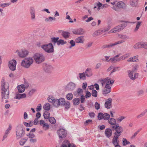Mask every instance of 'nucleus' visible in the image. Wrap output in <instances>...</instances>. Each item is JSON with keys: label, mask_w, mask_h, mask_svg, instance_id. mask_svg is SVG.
<instances>
[{"label": "nucleus", "mask_w": 147, "mask_h": 147, "mask_svg": "<svg viewBox=\"0 0 147 147\" xmlns=\"http://www.w3.org/2000/svg\"><path fill=\"white\" fill-rule=\"evenodd\" d=\"M134 48L136 49L144 48L147 49V42H138L134 45Z\"/></svg>", "instance_id": "obj_9"}, {"label": "nucleus", "mask_w": 147, "mask_h": 147, "mask_svg": "<svg viewBox=\"0 0 147 147\" xmlns=\"http://www.w3.org/2000/svg\"><path fill=\"white\" fill-rule=\"evenodd\" d=\"M119 37L121 39H122V40H127L129 39V36H127L123 34H119Z\"/></svg>", "instance_id": "obj_35"}, {"label": "nucleus", "mask_w": 147, "mask_h": 147, "mask_svg": "<svg viewBox=\"0 0 147 147\" xmlns=\"http://www.w3.org/2000/svg\"><path fill=\"white\" fill-rule=\"evenodd\" d=\"M144 91L142 89H140L137 92V94L138 96H141L144 94Z\"/></svg>", "instance_id": "obj_53"}, {"label": "nucleus", "mask_w": 147, "mask_h": 147, "mask_svg": "<svg viewBox=\"0 0 147 147\" xmlns=\"http://www.w3.org/2000/svg\"><path fill=\"white\" fill-rule=\"evenodd\" d=\"M127 24V23L126 22H124L112 29L109 32H108V33H114L119 32L124 28Z\"/></svg>", "instance_id": "obj_4"}, {"label": "nucleus", "mask_w": 147, "mask_h": 147, "mask_svg": "<svg viewBox=\"0 0 147 147\" xmlns=\"http://www.w3.org/2000/svg\"><path fill=\"white\" fill-rule=\"evenodd\" d=\"M41 47L45 52L48 53H52L54 51L53 46L51 43L43 45H41Z\"/></svg>", "instance_id": "obj_6"}, {"label": "nucleus", "mask_w": 147, "mask_h": 147, "mask_svg": "<svg viewBox=\"0 0 147 147\" xmlns=\"http://www.w3.org/2000/svg\"><path fill=\"white\" fill-rule=\"evenodd\" d=\"M111 91V90L104 88L103 90V94H107L109 93Z\"/></svg>", "instance_id": "obj_49"}, {"label": "nucleus", "mask_w": 147, "mask_h": 147, "mask_svg": "<svg viewBox=\"0 0 147 147\" xmlns=\"http://www.w3.org/2000/svg\"><path fill=\"white\" fill-rule=\"evenodd\" d=\"M23 123L25 126L26 127H31L32 125V124L31 123V122L29 123H27L25 122H24Z\"/></svg>", "instance_id": "obj_61"}, {"label": "nucleus", "mask_w": 147, "mask_h": 147, "mask_svg": "<svg viewBox=\"0 0 147 147\" xmlns=\"http://www.w3.org/2000/svg\"><path fill=\"white\" fill-rule=\"evenodd\" d=\"M76 88V84L75 83L71 82L68 83L66 86L65 89L68 91H73Z\"/></svg>", "instance_id": "obj_13"}, {"label": "nucleus", "mask_w": 147, "mask_h": 147, "mask_svg": "<svg viewBox=\"0 0 147 147\" xmlns=\"http://www.w3.org/2000/svg\"><path fill=\"white\" fill-rule=\"evenodd\" d=\"M67 42L66 41L62 39H60L59 40L58 42L57 43V45L59 46L60 45H63L65 44Z\"/></svg>", "instance_id": "obj_43"}, {"label": "nucleus", "mask_w": 147, "mask_h": 147, "mask_svg": "<svg viewBox=\"0 0 147 147\" xmlns=\"http://www.w3.org/2000/svg\"><path fill=\"white\" fill-rule=\"evenodd\" d=\"M129 56V54H126L125 55L121 56L119 58H118L119 59V61L120 60H123L127 57Z\"/></svg>", "instance_id": "obj_39"}, {"label": "nucleus", "mask_w": 147, "mask_h": 147, "mask_svg": "<svg viewBox=\"0 0 147 147\" xmlns=\"http://www.w3.org/2000/svg\"><path fill=\"white\" fill-rule=\"evenodd\" d=\"M27 136L30 139L33 138L35 136L34 134L30 132L28 134H27Z\"/></svg>", "instance_id": "obj_58"}, {"label": "nucleus", "mask_w": 147, "mask_h": 147, "mask_svg": "<svg viewBox=\"0 0 147 147\" xmlns=\"http://www.w3.org/2000/svg\"><path fill=\"white\" fill-rule=\"evenodd\" d=\"M16 61L15 59L12 60L9 62V67L12 71H14L16 69Z\"/></svg>", "instance_id": "obj_11"}, {"label": "nucleus", "mask_w": 147, "mask_h": 147, "mask_svg": "<svg viewBox=\"0 0 147 147\" xmlns=\"http://www.w3.org/2000/svg\"><path fill=\"white\" fill-rule=\"evenodd\" d=\"M138 0H130V5L132 7H136L138 4Z\"/></svg>", "instance_id": "obj_31"}, {"label": "nucleus", "mask_w": 147, "mask_h": 147, "mask_svg": "<svg viewBox=\"0 0 147 147\" xmlns=\"http://www.w3.org/2000/svg\"><path fill=\"white\" fill-rule=\"evenodd\" d=\"M141 23V22H138L137 24V25H136V28L135 29V31H136L138 30V29L139 28L140 26V25Z\"/></svg>", "instance_id": "obj_60"}, {"label": "nucleus", "mask_w": 147, "mask_h": 147, "mask_svg": "<svg viewBox=\"0 0 147 147\" xmlns=\"http://www.w3.org/2000/svg\"><path fill=\"white\" fill-rule=\"evenodd\" d=\"M70 146L69 141L67 140H65L62 143L61 146L60 147H68Z\"/></svg>", "instance_id": "obj_33"}, {"label": "nucleus", "mask_w": 147, "mask_h": 147, "mask_svg": "<svg viewBox=\"0 0 147 147\" xmlns=\"http://www.w3.org/2000/svg\"><path fill=\"white\" fill-rule=\"evenodd\" d=\"M27 140V139L25 138L21 139L19 142L21 146L23 145L26 142Z\"/></svg>", "instance_id": "obj_48"}, {"label": "nucleus", "mask_w": 147, "mask_h": 147, "mask_svg": "<svg viewBox=\"0 0 147 147\" xmlns=\"http://www.w3.org/2000/svg\"><path fill=\"white\" fill-rule=\"evenodd\" d=\"M30 13L31 20L32 21L35 20L36 19V11L35 8L33 7H30Z\"/></svg>", "instance_id": "obj_12"}, {"label": "nucleus", "mask_w": 147, "mask_h": 147, "mask_svg": "<svg viewBox=\"0 0 147 147\" xmlns=\"http://www.w3.org/2000/svg\"><path fill=\"white\" fill-rule=\"evenodd\" d=\"M43 67L44 71L47 73L51 72L53 69V67L51 65L47 64H44Z\"/></svg>", "instance_id": "obj_15"}, {"label": "nucleus", "mask_w": 147, "mask_h": 147, "mask_svg": "<svg viewBox=\"0 0 147 147\" xmlns=\"http://www.w3.org/2000/svg\"><path fill=\"white\" fill-rule=\"evenodd\" d=\"M105 136L108 138H110L112 135V130L110 128L106 129L105 131Z\"/></svg>", "instance_id": "obj_20"}, {"label": "nucleus", "mask_w": 147, "mask_h": 147, "mask_svg": "<svg viewBox=\"0 0 147 147\" xmlns=\"http://www.w3.org/2000/svg\"><path fill=\"white\" fill-rule=\"evenodd\" d=\"M117 6L119 8L125 9L126 8L127 5L123 1H119L117 2Z\"/></svg>", "instance_id": "obj_19"}, {"label": "nucleus", "mask_w": 147, "mask_h": 147, "mask_svg": "<svg viewBox=\"0 0 147 147\" xmlns=\"http://www.w3.org/2000/svg\"><path fill=\"white\" fill-rule=\"evenodd\" d=\"M96 6L98 7L97 10L99 11L100 9H102V3L99 1H98L96 3Z\"/></svg>", "instance_id": "obj_40"}, {"label": "nucleus", "mask_w": 147, "mask_h": 147, "mask_svg": "<svg viewBox=\"0 0 147 147\" xmlns=\"http://www.w3.org/2000/svg\"><path fill=\"white\" fill-rule=\"evenodd\" d=\"M112 99L111 98L107 99L105 104V108L107 109H110L111 108Z\"/></svg>", "instance_id": "obj_17"}, {"label": "nucleus", "mask_w": 147, "mask_h": 147, "mask_svg": "<svg viewBox=\"0 0 147 147\" xmlns=\"http://www.w3.org/2000/svg\"><path fill=\"white\" fill-rule=\"evenodd\" d=\"M110 28V26H108L107 27L102 28L100 29L99 31L100 32L101 34L108 31Z\"/></svg>", "instance_id": "obj_29"}, {"label": "nucleus", "mask_w": 147, "mask_h": 147, "mask_svg": "<svg viewBox=\"0 0 147 147\" xmlns=\"http://www.w3.org/2000/svg\"><path fill=\"white\" fill-rule=\"evenodd\" d=\"M52 104L55 107L58 108L59 107V100L57 99H54V100Z\"/></svg>", "instance_id": "obj_27"}, {"label": "nucleus", "mask_w": 147, "mask_h": 147, "mask_svg": "<svg viewBox=\"0 0 147 147\" xmlns=\"http://www.w3.org/2000/svg\"><path fill=\"white\" fill-rule=\"evenodd\" d=\"M71 45L69 47V48H71L72 47L74 46L75 45V42L73 40H71L69 42Z\"/></svg>", "instance_id": "obj_57"}, {"label": "nucleus", "mask_w": 147, "mask_h": 147, "mask_svg": "<svg viewBox=\"0 0 147 147\" xmlns=\"http://www.w3.org/2000/svg\"><path fill=\"white\" fill-rule=\"evenodd\" d=\"M110 117V115L107 113L103 114L102 113H99L98 115V119L99 120H101L102 119L105 120H108Z\"/></svg>", "instance_id": "obj_8"}, {"label": "nucleus", "mask_w": 147, "mask_h": 147, "mask_svg": "<svg viewBox=\"0 0 147 147\" xmlns=\"http://www.w3.org/2000/svg\"><path fill=\"white\" fill-rule=\"evenodd\" d=\"M83 91V90L82 89L79 88L77 89L76 91L74 92V94L76 96H77L80 94Z\"/></svg>", "instance_id": "obj_34"}, {"label": "nucleus", "mask_w": 147, "mask_h": 147, "mask_svg": "<svg viewBox=\"0 0 147 147\" xmlns=\"http://www.w3.org/2000/svg\"><path fill=\"white\" fill-rule=\"evenodd\" d=\"M66 97L67 100H71L73 98V95L71 93H69L67 94Z\"/></svg>", "instance_id": "obj_46"}, {"label": "nucleus", "mask_w": 147, "mask_h": 147, "mask_svg": "<svg viewBox=\"0 0 147 147\" xmlns=\"http://www.w3.org/2000/svg\"><path fill=\"white\" fill-rule=\"evenodd\" d=\"M91 94L92 96L95 97L97 96V92L95 90H92Z\"/></svg>", "instance_id": "obj_50"}, {"label": "nucleus", "mask_w": 147, "mask_h": 147, "mask_svg": "<svg viewBox=\"0 0 147 147\" xmlns=\"http://www.w3.org/2000/svg\"><path fill=\"white\" fill-rule=\"evenodd\" d=\"M1 84V101L3 102L4 99H7L9 97V88L8 86L6 85L5 80L3 78L2 79Z\"/></svg>", "instance_id": "obj_1"}, {"label": "nucleus", "mask_w": 147, "mask_h": 147, "mask_svg": "<svg viewBox=\"0 0 147 147\" xmlns=\"http://www.w3.org/2000/svg\"><path fill=\"white\" fill-rule=\"evenodd\" d=\"M18 89L19 93H22L25 90V86L24 85H19L18 86Z\"/></svg>", "instance_id": "obj_25"}, {"label": "nucleus", "mask_w": 147, "mask_h": 147, "mask_svg": "<svg viewBox=\"0 0 147 147\" xmlns=\"http://www.w3.org/2000/svg\"><path fill=\"white\" fill-rule=\"evenodd\" d=\"M49 122L52 124H54L56 122V120L55 118L53 117H50L49 119Z\"/></svg>", "instance_id": "obj_47"}, {"label": "nucleus", "mask_w": 147, "mask_h": 147, "mask_svg": "<svg viewBox=\"0 0 147 147\" xmlns=\"http://www.w3.org/2000/svg\"><path fill=\"white\" fill-rule=\"evenodd\" d=\"M33 59L32 57L25 58L22 61L21 65L25 68H28L33 63Z\"/></svg>", "instance_id": "obj_3"}, {"label": "nucleus", "mask_w": 147, "mask_h": 147, "mask_svg": "<svg viewBox=\"0 0 147 147\" xmlns=\"http://www.w3.org/2000/svg\"><path fill=\"white\" fill-rule=\"evenodd\" d=\"M58 100H59V106L61 105L63 106L65 101V98H60Z\"/></svg>", "instance_id": "obj_37"}, {"label": "nucleus", "mask_w": 147, "mask_h": 147, "mask_svg": "<svg viewBox=\"0 0 147 147\" xmlns=\"http://www.w3.org/2000/svg\"><path fill=\"white\" fill-rule=\"evenodd\" d=\"M42 106L40 104H38V105L37 107L36 108V111L37 112L40 111L41 109Z\"/></svg>", "instance_id": "obj_63"}, {"label": "nucleus", "mask_w": 147, "mask_h": 147, "mask_svg": "<svg viewBox=\"0 0 147 147\" xmlns=\"http://www.w3.org/2000/svg\"><path fill=\"white\" fill-rule=\"evenodd\" d=\"M33 58L37 63H40L45 60L44 56L42 54L38 53L35 54L33 56Z\"/></svg>", "instance_id": "obj_7"}, {"label": "nucleus", "mask_w": 147, "mask_h": 147, "mask_svg": "<svg viewBox=\"0 0 147 147\" xmlns=\"http://www.w3.org/2000/svg\"><path fill=\"white\" fill-rule=\"evenodd\" d=\"M10 4V3H4L3 4H1L0 5V6L2 7H5L8 6Z\"/></svg>", "instance_id": "obj_62"}, {"label": "nucleus", "mask_w": 147, "mask_h": 147, "mask_svg": "<svg viewBox=\"0 0 147 147\" xmlns=\"http://www.w3.org/2000/svg\"><path fill=\"white\" fill-rule=\"evenodd\" d=\"M128 73L129 76L130 78L133 80H134L138 77V73H136L134 76L133 72L130 70L128 71Z\"/></svg>", "instance_id": "obj_18"}, {"label": "nucleus", "mask_w": 147, "mask_h": 147, "mask_svg": "<svg viewBox=\"0 0 147 147\" xmlns=\"http://www.w3.org/2000/svg\"><path fill=\"white\" fill-rule=\"evenodd\" d=\"M55 18L54 17H49L48 18H46L45 20L46 22H48L49 20H50L51 21H53V20H55Z\"/></svg>", "instance_id": "obj_54"}, {"label": "nucleus", "mask_w": 147, "mask_h": 147, "mask_svg": "<svg viewBox=\"0 0 147 147\" xmlns=\"http://www.w3.org/2000/svg\"><path fill=\"white\" fill-rule=\"evenodd\" d=\"M120 68V67H113V69L111 71L110 74H112L113 73L116 71L119 70V69Z\"/></svg>", "instance_id": "obj_52"}, {"label": "nucleus", "mask_w": 147, "mask_h": 147, "mask_svg": "<svg viewBox=\"0 0 147 147\" xmlns=\"http://www.w3.org/2000/svg\"><path fill=\"white\" fill-rule=\"evenodd\" d=\"M108 122L110 124L113 126H115L117 124L115 119L112 118H109L108 120Z\"/></svg>", "instance_id": "obj_26"}, {"label": "nucleus", "mask_w": 147, "mask_h": 147, "mask_svg": "<svg viewBox=\"0 0 147 147\" xmlns=\"http://www.w3.org/2000/svg\"><path fill=\"white\" fill-rule=\"evenodd\" d=\"M110 61L112 63H116L117 61H119L118 58H115L114 57L110 58Z\"/></svg>", "instance_id": "obj_44"}, {"label": "nucleus", "mask_w": 147, "mask_h": 147, "mask_svg": "<svg viewBox=\"0 0 147 147\" xmlns=\"http://www.w3.org/2000/svg\"><path fill=\"white\" fill-rule=\"evenodd\" d=\"M57 134L59 138H62L65 137L67 135V131L64 129H60L57 131Z\"/></svg>", "instance_id": "obj_10"}, {"label": "nucleus", "mask_w": 147, "mask_h": 147, "mask_svg": "<svg viewBox=\"0 0 147 147\" xmlns=\"http://www.w3.org/2000/svg\"><path fill=\"white\" fill-rule=\"evenodd\" d=\"M119 137L115 136H114L113 139L112 140V142L113 144L114 145H116L117 144H119V141L118 140Z\"/></svg>", "instance_id": "obj_22"}, {"label": "nucleus", "mask_w": 147, "mask_h": 147, "mask_svg": "<svg viewBox=\"0 0 147 147\" xmlns=\"http://www.w3.org/2000/svg\"><path fill=\"white\" fill-rule=\"evenodd\" d=\"M16 132L17 140H19L23 137L25 134V130L23 125L21 124L18 125L16 127Z\"/></svg>", "instance_id": "obj_2"}, {"label": "nucleus", "mask_w": 147, "mask_h": 147, "mask_svg": "<svg viewBox=\"0 0 147 147\" xmlns=\"http://www.w3.org/2000/svg\"><path fill=\"white\" fill-rule=\"evenodd\" d=\"M61 35L65 39H67L70 36V33L67 31H63L62 32Z\"/></svg>", "instance_id": "obj_24"}, {"label": "nucleus", "mask_w": 147, "mask_h": 147, "mask_svg": "<svg viewBox=\"0 0 147 147\" xmlns=\"http://www.w3.org/2000/svg\"><path fill=\"white\" fill-rule=\"evenodd\" d=\"M138 55H136L133 57H132V59L134 61L133 62H137L138 61Z\"/></svg>", "instance_id": "obj_59"}, {"label": "nucleus", "mask_w": 147, "mask_h": 147, "mask_svg": "<svg viewBox=\"0 0 147 147\" xmlns=\"http://www.w3.org/2000/svg\"><path fill=\"white\" fill-rule=\"evenodd\" d=\"M78 75L80 79L83 80H86V74L84 72L82 73H80L78 74Z\"/></svg>", "instance_id": "obj_32"}, {"label": "nucleus", "mask_w": 147, "mask_h": 147, "mask_svg": "<svg viewBox=\"0 0 147 147\" xmlns=\"http://www.w3.org/2000/svg\"><path fill=\"white\" fill-rule=\"evenodd\" d=\"M84 72L86 76L88 77H90L92 75V69L91 68H88Z\"/></svg>", "instance_id": "obj_21"}, {"label": "nucleus", "mask_w": 147, "mask_h": 147, "mask_svg": "<svg viewBox=\"0 0 147 147\" xmlns=\"http://www.w3.org/2000/svg\"><path fill=\"white\" fill-rule=\"evenodd\" d=\"M11 129V125H9L8 128L6 130L5 133L8 134L10 133Z\"/></svg>", "instance_id": "obj_56"}, {"label": "nucleus", "mask_w": 147, "mask_h": 147, "mask_svg": "<svg viewBox=\"0 0 147 147\" xmlns=\"http://www.w3.org/2000/svg\"><path fill=\"white\" fill-rule=\"evenodd\" d=\"M43 108L45 110L49 111L50 109V105L49 103H46L43 106Z\"/></svg>", "instance_id": "obj_45"}, {"label": "nucleus", "mask_w": 147, "mask_h": 147, "mask_svg": "<svg viewBox=\"0 0 147 147\" xmlns=\"http://www.w3.org/2000/svg\"><path fill=\"white\" fill-rule=\"evenodd\" d=\"M43 116L45 119H47L49 118L50 116V113L47 111H45L44 113Z\"/></svg>", "instance_id": "obj_41"}, {"label": "nucleus", "mask_w": 147, "mask_h": 147, "mask_svg": "<svg viewBox=\"0 0 147 147\" xmlns=\"http://www.w3.org/2000/svg\"><path fill=\"white\" fill-rule=\"evenodd\" d=\"M36 90L35 89H32L29 91L27 95L28 97H30L36 91Z\"/></svg>", "instance_id": "obj_36"}, {"label": "nucleus", "mask_w": 147, "mask_h": 147, "mask_svg": "<svg viewBox=\"0 0 147 147\" xmlns=\"http://www.w3.org/2000/svg\"><path fill=\"white\" fill-rule=\"evenodd\" d=\"M100 34V32L99 30H98L94 32L92 34V36L94 37Z\"/></svg>", "instance_id": "obj_55"}, {"label": "nucleus", "mask_w": 147, "mask_h": 147, "mask_svg": "<svg viewBox=\"0 0 147 147\" xmlns=\"http://www.w3.org/2000/svg\"><path fill=\"white\" fill-rule=\"evenodd\" d=\"M80 99L79 98H76L73 100V105H78L80 102Z\"/></svg>", "instance_id": "obj_30"}, {"label": "nucleus", "mask_w": 147, "mask_h": 147, "mask_svg": "<svg viewBox=\"0 0 147 147\" xmlns=\"http://www.w3.org/2000/svg\"><path fill=\"white\" fill-rule=\"evenodd\" d=\"M109 82H107L106 83V85L105 87V88L107 89H109L110 90H111V87L109 86Z\"/></svg>", "instance_id": "obj_64"}, {"label": "nucleus", "mask_w": 147, "mask_h": 147, "mask_svg": "<svg viewBox=\"0 0 147 147\" xmlns=\"http://www.w3.org/2000/svg\"><path fill=\"white\" fill-rule=\"evenodd\" d=\"M26 95L25 93L21 94H16L15 98L16 99H20L26 97Z\"/></svg>", "instance_id": "obj_28"}, {"label": "nucleus", "mask_w": 147, "mask_h": 147, "mask_svg": "<svg viewBox=\"0 0 147 147\" xmlns=\"http://www.w3.org/2000/svg\"><path fill=\"white\" fill-rule=\"evenodd\" d=\"M112 130H115V132L114 133L115 136L119 137L121 135V134L123 131L122 127L119 126V124L117 123L115 126H112L111 127Z\"/></svg>", "instance_id": "obj_5"}, {"label": "nucleus", "mask_w": 147, "mask_h": 147, "mask_svg": "<svg viewBox=\"0 0 147 147\" xmlns=\"http://www.w3.org/2000/svg\"><path fill=\"white\" fill-rule=\"evenodd\" d=\"M84 41V36H80L76 38L75 39V42L77 43H83Z\"/></svg>", "instance_id": "obj_23"}, {"label": "nucleus", "mask_w": 147, "mask_h": 147, "mask_svg": "<svg viewBox=\"0 0 147 147\" xmlns=\"http://www.w3.org/2000/svg\"><path fill=\"white\" fill-rule=\"evenodd\" d=\"M70 103L68 101H66L65 102L63 106H64L65 108L68 109L70 107Z\"/></svg>", "instance_id": "obj_38"}, {"label": "nucleus", "mask_w": 147, "mask_h": 147, "mask_svg": "<svg viewBox=\"0 0 147 147\" xmlns=\"http://www.w3.org/2000/svg\"><path fill=\"white\" fill-rule=\"evenodd\" d=\"M73 33L76 35H82L84 34V30L82 28H79L77 30H74L73 31Z\"/></svg>", "instance_id": "obj_16"}, {"label": "nucleus", "mask_w": 147, "mask_h": 147, "mask_svg": "<svg viewBox=\"0 0 147 147\" xmlns=\"http://www.w3.org/2000/svg\"><path fill=\"white\" fill-rule=\"evenodd\" d=\"M110 78L109 77H107L105 79H103L101 81V83L102 85V86H103L105 85L106 83H107L108 81V80H110Z\"/></svg>", "instance_id": "obj_42"}, {"label": "nucleus", "mask_w": 147, "mask_h": 147, "mask_svg": "<svg viewBox=\"0 0 147 147\" xmlns=\"http://www.w3.org/2000/svg\"><path fill=\"white\" fill-rule=\"evenodd\" d=\"M28 51L25 49H22L21 51H18V55L20 57L23 58L27 56L28 54Z\"/></svg>", "instance_id": "obj_14"}, {"label": "nucleus", "mask_w": 147, "mask_h": 147, "mask_svg": "<svg viewBox=\"0 0 147 147\" xmlns=\"http://www.w3.org/2000/svg\"><path fill=\"white\" fill-rule=\"evenodd\" d=\"M59 38L58 37H54L51 38V40L52 41L54 42L55 43H57V42H58L59 41Z\"/></svg>", "instance_id": "obj_51"}]
</instances>
